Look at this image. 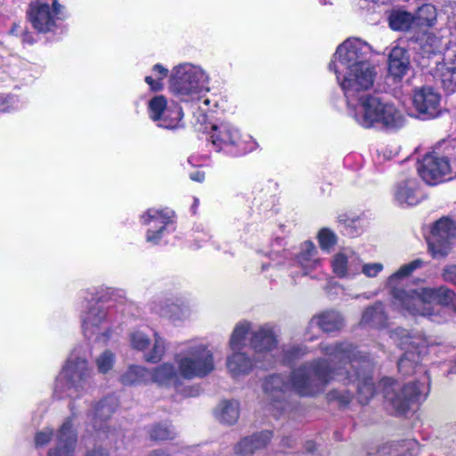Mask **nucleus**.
Wrapping results in <instances>:
<instances>
[{"instance_id":"1","label":"nucleus","mask_w":456,"mask_h":456,"mask_svg":"<svg viewBox=\"0 0 456 456\" xmlns=\"http://www.w3.org/2000/svg\"><path fill=\"white\" fill-rule=\"evenodd\" d=\"M322 348L328 359L305 364L295 370L289 378L281 374L266 378L264 392L271 408L283 411L289 391L301 396H313L336 379L355 383L361 403L365 404L370 401L375 390L370 375L371 363L369 357L355 352L347 342L323 345Z\"/></svg>"},{"instance_id":"2","label":"nucleus","mask_w":456,"mask_h":456,"mask_svg":"<svg viewBox=\"0 0 456 456\" xmlns=\"http://www.w3.org/2000/svg\"><path fill=\"white\" fill-rule=\"evenodd\" d=\"M372 47L358 37H349L338 45L329 70L336 75L344 92L346 106L370 94L378 75L370 58Z\"/></svg>"},{"instance_id":"3","label":"nucleus","mask_w":456,"mask_h":456,"mask_svg":"<svg viewBox=\"0 0 456 456\" xmlns=\"http://www.w3.org/2000/svg\"><path fill=\"white\" fill-rule=\"evenodd\" d=\"M422 265V260L415 259L403 265L387 279L386 285L390 290L393 305L404 315L423 316V314H430V302L434 298L445 299L452 295L444 286L439 288L403 289L402 286L406 280Z\"/></svg>"},{"instance_id":"4","label":"nucleus","mask_w":456,"mask_h":456,"mask_svg":"<svg viewBox=\"0 0 456 456\" xmlns=\"http://www.w3.org/2000/svg\"><path fill=\"white\" fill-rule=\"evenodd\" d=\"M347 113L363 128L397 129L405 123L403 114L395 103L372 94L347 105Z\"/></svg>"},{"instance_id":"5","label":"nucleus","mask_w":456,"mask_h":456,"mask_svg":"<svg viewBox=\"0 0 456 456\" xmlns=\"http://www.w3.org/2000/svg\"><path fill=\"white\" fill-rule=\"evenodd\" d=\"M209 76L200 65L185 61L174 66L168 77V91L185 103L199 101L208 92Z\"/></svg>"},{"instance_id":"6","label":"nucleus","mask_w":456,"mask_h":456,"mask_svg":"<svg viewBox=\"0 0 456 456\" xmlns=\"http://www.w3.org/2000/svg\"><path fill=\"white\" fill-rule=\"evenodd\" d=\"M174 360L180 366L183 379H203L216 369L215 354L209 344L192 338L180 344Z\"/></svg>"},{"instance_id":"7","label":"nucleus","mask_w":456,"mask_h":456,"mask_svg":"<svg viewBox=\"0 0 456 456\" xmlns=\"http://www.w3.org/2000/svg\"><path fill=\"white\" fill-rule=\"evenodd\" d=\"M92 377L86 358L72 352L56 377L53 394L60 399L79 397L91 388Z\"/></svg>"},{"instance_id":"8","label":"nucleus","mask_w":456,"mask_h":456,"mask_svg":"<svg viewBox=\"0 0 456 456\" xmlns=\"http://www.w3.org/2000/svg\"><path fill=\"white\" fill-rule=\"evenodd\" d=\"M208 139L216 151L242 155L257 149L258 143L248 134H243L238 126L221 121L211 126Z\"/></svg>"},{"instance_id":"9","label":"nucleus","mask_w":456,"mask_h":456,"mask_svg":"<svg viewBox=\"0 0 456 456\" xmlns=\"http://www.w3.org/2000/svg\"><path fill=\"white\" fill-rule=\"evenodd\" d=\"M113 308L112 305H105L97 300L88 302L81 314L82 330L87 339L102 344L110 339L113 334Z\"/></svg>"},{"instance_id":"10","label":"nucleus","mask_w":456,"mask_h":456,"mask_svg":"<svg viewBox=\"0 0 456 456\" xmlns=\"http://www.w3.org/2000/svg\"><path fill=\"white\" fill-rule=\"evenodd\" d=\"M379 387L391 407L398 413L404 412L411 403L420 400L428 393L425 383L413 382L401 387L391 378L382 379Z\"/></svg>"},{"instance_id":"11","label":"nucleus","mask_w":456,"mask_h":456,"mask_svg":"<svg viewBox=\"0 0 456 456\" xmlns=\"http://www.w3.org/2000/svg\"><path fill=\"white\" fill-rule=\"evenodd\" d=\"M395 334L401 337L400 346L404 350L398 362V370L404 375L412 374L426 353L428 342L421 334L410 333L403 329L396 330Z\"/></svg>"},{"instance_id":"12","label":"nucleus","mask_w":456,"mask_h":456,"mask_svg":"<svg viewBox=\"0 0 456 456\" xmlns=\"http://www.w3.org/2000/svg\"><path fill=\"white\" fill-rule=\"evenodd\" d=\"M150 118L157 126L165 129H177L183 118L182 108L175 102L168 103L164 95H156L148 102Z\"/></svg>"},{"instance_id":"13","label":"nucleus","mask_w":456,"mask_h":456,"mask_svg":"<svg viewBox=\"0 0 456 456\" xmlns=\"http://www.w3.org/2000/svg\"><path fill=\"white\" fill-rule=\"evenodd\" d=\"M418 172L426 183L435 185L450 179L452 167L446 156L433 151L419 161Z\"/></svg>"},{"instance_id":"14","label":"nucleus","mask_w":456,"mask_h":456,"mask_svg":"<svg viewBox=\"0 0 456 456\" xmlns=\"http://www.w3.org/2000/svg\"><path fill=\"white\" fill-rule=\"evenodd\" d=\"M142 223L147 226L146 240L158 244L174 229L172 212L150 208L142 216Z\"/></svg>"},{"instance_id":"15","label":"nucleus","mask_w":456,"mask_h":456,"mask_svg":"<svg viewBox=\"0 0 456 456\" xmlns=\"http://www.w3.org/2000/svg\"><path fill=\"white\" fill-rule=\"evenodd\" d=\"M455 232V225L449 218H441L435 223L428 237V248L433 257L447 256Z\"/></svg>"},{"instance_id":"16","label":"nucleus","mask_w":456,"mask_h":456,"mask_svg":"<svg viewBox=\"0 0 456 456\" xmlns=\"http://www.w3.org/2000/svg\"><path fill=\"white\" fill-rule=\"evenodd\" d=\"M129 342L132 348L144 352L143 359L150 363L159 362L166 355L167 346L166 339L158 332H154L152 347L148 351L151 344V338L147 334L141 330H134L129 335Z\"/></svg>"},{"instance_id":"17","label":"nucleus","mask_w":456,"mask_h":456,"mask_svg":"<svg viewBox=\"0 0 456 456\" xmlns=\"http://www.w3.org/2000/svg\"><path fill=\"white\" fill-rule=\"evenodd\" d=\"M441 94L429 86L415 87L411 94V102L423 119L436 118L441 111Z\"/></svg>"},{"instance_id":"18","label":"nucleus","mask_w":456,"mask_h":456,"mask_svg":"<svg viewBox=\"0 0 456 456\" xmlns=\"http://www.w3.org/2000/svg\"><path fill=\"white\" fill-rule=\"evenodd\" d=\"M77 434L73 428L72 419H67L58 433L55 435V445L48 452L47 456H77L76 453ZM87 456H109L108 453L99 449Z\"/></svg>"},{"instance_id":"19","label":"nucleus","mask_w":456,"mask_h":456,"mask_svg":"<svg viewBox=\"0 0 456 456\" xmlns=\"http://www.w3.org/2000/svg\"><path fill=\"white\" fill-rule=\"evenodd\" d=\"M61 6L54 1L53 7L41 1H34L29 4L28 18L34 28L39 32H49L56 26Z\"/></svg>"},{"instance_id":"20","label":"nucleus","mask_w":456,"mask_h":456,"mask_svg":"<svg viewBox=\"0 0 456 456\" xmlns=\"http://www.w3.org/2000/svg\"><path fill=\"white\" fill-rule=\"evenodd\" d=\"M360 260V255L352 248H341L330 260L332 272L340 279H354L358 276Z\"/></svg>"},{"instance_id":"21","label":"nucleus","mask_w":456,"mask_h":456,"mask_svg":"<svg viewBox=\"0 0 456 456\" xmlns=\"http://www.w3.org/2000/svg\"><path fill=\"white\" fill-rule=\"evenodd\" d=\"M116 409V402L114 398H106L96 403L88 413V420L93 428L99 433L105 434L106 437H110L112 430L107 424V419L114 412Z\"/></svg>"},{"instance_id":"22","label":"nucleus","mask_w":456,"mask_h":456,"mask_svg":"<svg viewBox=\"0 0 456 456\" xmlns=\"http://www.w3.org/2000/svg\"><path fill=\"white\" fill-rule=\"evenodd\" d=\"M277 335L275 326L272 323H264L251 331L249 346L256 354L272 352L277 346Z\"/></svg>"},{"instance_id":"23","label":"nucleus","mask_w":456,"mask_h":456,"mask_svg":"<svg viewBox=\"0 0 456 456\" xmlns=\"http://www.w3.org/2000/svg\"><path fill=\"white\" fill-rule=\"evenodd\" d=\"M225 366L230 377L240 380L252 372L255 363L244 350H230L225 359Z\"/></svg>"},{"instance_id":"24","label":"nucleus","mask_w":456,"mask_h":456,"mask_svg":"<svg viewBox=\"0 0 456 456\" xmlns=\"http://www.w3.org/2000/svg\"><path fill=\"white\" fill-rule=\"evenodd\" d=\"M150 379L151 382L159 386L177 388L181 386L183 378L179 365L175 366L170 362H165L150 370Z\"/></svg>"},{"instance_id":"25","label":"nucleus","mask_w":456,"mask_h":456,"mask_svg":"<svg viewBox=\"0 0 456 456\" xmlns=\"http://www.w3.org/2000/svg\"><path fill=\"white\" fill-rule=\"evenodd\" d=\"M395 200L401 206H414L421 201L423 194L417 179L409 178L398 183L395 189Z\"/></svg>"},{"instance_id":"26","label":"nucleus","mask_w":456,"mask_h":456,"mask_svg":"<svg viewBox=\"0 0 456 456\" xmlns=\"http://www.w3.org/2000/svg\"><path fill=\"white\" fill-rule=\"evenodd\" d=\"M410 69V57L407 51L400 46L392 48L388 56V72L397 79H402Z\"/></svg>"},{"instance_id":"27","label":"nucleus","mask_w":456,"mask_h":456,"mask_svg":"<svg viewBox=\"0 0 456 456\" xmlns=\"http://www.w3.org/2000/svg\"><path fill=\"white\" fill-rule=\"evenodd\" d=\"M297 261L305 274L317 269L322 263L318 256V249L311 241H305L301 244Z\"/></svg>"},{"instance_id":"28","label":"nucleus","mask_w":456,"mask_h":456,"mask_svg":"<svg viewBox=\"0 0 456 456\" xmlns=\"http://www.w3.org/2000/svg\"><path fill=\"white\" fill-rule=\"evenodd\" d=\"M251 331H254L252 322L242 320L237 322L230 335L228 347L230 350H244L247 341H249Z\"/></svg>"},{"instance_id":"29","label":"nucleus","mask_w":456,"mask_h":456,"mask_svg":"<svg viewBox=\"0 0 456 456\" xmlns=\"http://www.w3.org/2000/svg\"><path fill=\"white\" fill-rule=\"evenodd\" d=\"M436 66L433 69L434 77L440 80L443 87L448 93L456 91V66L454 63H445L436 61Z\"/></svg>"},{"instance_id":"30","label":"nucleus","mask_w":456,"mask_h":456,"mask_svg":"<svg viewBox=\"0 0 456 456\" xmlns=\"http://www.w3.org/2000/svg\"><path fill=\"white\" fill-rule=\"evenodd\" d=\"M418 43L420 48V54L426 58L439 56L445 47L442 37H438L432 32H426L421 35L418 38Z\"/></svg>"},{"instance_id":"31","label":"nucleus","mask_w":456,"mask_h":456,"mask_svg":"<svg viewBox=\"0 0 456 456\" xmlns=\"http://www.w3.org/2000/svg\"><path fill=\"white\" fill-rule=\"evenodd\" d=\"M153 310L160 316L173 322H182L189 317V312L186 308L170 300L159 301L155 304Z\"/></svg>"},{"instance_id":"32","label":"nucleus","mask_w":456,"mask_h":456,"mask_svg":"<svg viewBox=\"0 0 456 456\" xmlns=\"http://www.w3.org/2000/svg\"><path fill=\"white\" fill-rule=\"evenodd\" d=\"M119 380L125 386L150 383V370L142 365H131L120 375Z\"/></svg>"},{"instance_id":"33","label":"nucleus","mask_w":456,"mask_h":456,"mask_svg":"<svg viewBox=\"0 0 456 456\" xmlns=\"http://www.w3.org/2000/svg\"><path fill=\"white\" fill-rule=\"evenodd\" d=\"M343 325V318L336 311L325 312L319 316L313 318L310 322V327L318 326L326 332H330L340 329Z\"/></svg>"},{"instance_id":"34","label":"nucleus","mask_w":456,"mask_h":456,"mask_svg":"<svg viewBox=\"0 0 456 456\" xmlns=\"http://www.w3.org/2000/svg\"><path fill=\"white\" fill-rule=\"evenodd\" d=\"M387 317L384 311V305L377 303L367 308L362 314L361 324L369 325L375 328H383L387 325Z\"/></svg>"},{"instance_id":"35","label":"nucleus","mask_w":456,"mask_h":456,"mask_svg":"<svg viewBox=\"0 0 456 456\" xmlns=\"http://www.w3.org/2000/svg\"><path fill=\"white\" fill-rule=\"evenodd\" d=\"M216 418L219 421L232 425L237 422L240 416V404L237 401H223L216 410Z\"/></svg>"},{"instance_id":"36","label":"nucleus","mask_w":456,"mask_h":456,"mask_svg":"<svg viewBox=\"0 0 456 456\" xmlns=\"http://www.w3.org/2000/svg\"><path fill=\"white\" fill-rule=\"evenodd\" d=\"M452 295L448 298H434L430 302L431 306V314H423V317H427L432 322H442L444 319L442 316V305H449L456 311V295L455 293L449 288L445 287Z\"/></svg>"},{"instance_id":"37","label":"nucleus","mask_w":456,"mask_h":456,"mask_svg":"<svg viewBox=\"0 0 456 456\" xmlns=\"http://www.w3.org/2000/svg\"><path fill=\"white\" fill-rule=\"evenodd\" d=\"M388 20L390 28L394 30H408L416 27L413 15L405 11L391 12Z\"/></svg>"},{"instance_id":"38","label":"nucleus","mask_w":456,"mask_h":456,"mask_svg":"<svg viewBox=\"0 0 456 456\" xmlns=\"http://www.w3.org/2000/svg\"><path fill=\"white\" fill-rule=\"evenodd\" d=\"M413 17L416 27H431L436 20V10L432 4H423Z\"/></svg>"},{"instance_id":"39","label":"nucleus","mask_w":456,"mask_h":456,"mask_svg":"<svg viewBox=\"0 0 456 456\" xmlns=\"http://www.w3.org/2000/svg\"><path fill=\"white\" fill-rule=\"evenodd\" d=\"M152 76H146L145 83L150 86L151 91H161L164 87L163 79L167 77L168 69L161 64H155L152 67Z\"/></svg>"},{"instance_id":"40","label":"nucleus","mask_w":456,"mask_h":456,"mask_svg":"<svg viewBox=\"0 0 456 456\" xmlns=\"http://www.w3.org/2000/svg\"><path fill=\"white\" fill-rule=\"evenodd\" d=\"M150 436L156 441L169 440L175 438V430L172 426L167 423H159L151 427Z\"/></svg>"},{"instance_id":"41","label":"nucleus","mask_w":456,"mask_h":456,"mask_svg":"<svg viewBox=\"0 0 456 456\" xmlns=\"http://www.w3.org/2000/svg\"><path fill=\"white\" fill-rule=\"evenodd\" d=\"M94 362L98 372L106 374L113 368L116 362V356L111 351L104 350L95 358Z\"/></svg>"},{"instance_id":"42","label":"nucleus","mask_w":456,"mask_h":456,"mask_svg":"<svg viewBox=\"0 0 456 456\" xmlns=\"http://www.w3.org/2000/svg\"><path fill=\"white\" fill-rule=\"evenodd\" d=\"M384 270V265L379 262L363 263L360 260L358 275L362 273L367 278H376Z\"/></svg>"},{"instance_id":"43","label":"nucleus","mask_w":456,"mask_h":456,"mask_svg":"<svg viewBox=\"0 0 456 456\" xmlns=\"http://www.w3.org/2000/svg\"><path fill=\"white\" fill-rule=\"evenodd\" d=\"M318 240L322 249L329 251L336 244L337 237L333 232L323 228L319 232Z\"/></svg>"},{"instance_id":"44","label":"nucleus","mask_w":456,"mask_h":456,"mask_svg":"<svg viewBox=\"0 0 456 456\" xmlns=\"http://www.w3.org/2000/svg\"><path fill=\"white\" fill-rule=\"evenodd\" d=\"M256 450L251 436L243 438L234 447L235 453L240 455L252 454Z\"/></svg>"},{"instance_id":"45","label":"nucleus","mask_w":456,"mask_h":456,"mask_svg":"<svg viewBox=\"0 0 456 456\" xmlns=\"http://www.w3.org/2000/svg\"><path fill=\"white\" fill-rule=\"evenodd\" d=\"M306 353L305 347L302 346H293L284 350L283 361L290 363L294 360L303 356Z\"/></svg>"},{"instance_id":"46","label":"nucleus","mask_w":456,"mask_h":456,"mask_svg":"<svg viewBox=\"0 0 456 456\" xmlns=\"http://www.w3.org/2000/svg\"><path fill=\"white\" fill-rule=\"evenodd\" d=\"M53 437V431L52 428H45L36 433L35 444L36 447H43L46 445Z\"/></svg>"},{"instance_id":"47","label":"nucleus","mask_w":456,"mask_h":456,"mask_svg":"<svg viewBox=\"0 0 456 456\" xmlns=\"http://www.w3.org/2000/svg\"><path fill=\"white\" fill-rule=\"evenodd\" d=\"M252 440L254 441V444L256 445V449H262L265 447L268 443L271 441L273 437V434L271 431H262L256 434H254L251 436Z\"/></svg>"},{"instance_id":"48","label":"nucleus","mask_w":456,"mask_h":456,"mask_svg":"<svg viewBox=\"0 0 456 456\" xmlns=\"http://www.w3.org/2000/svg\"><path fill=\"white\" fill-rule=\"evenodd\" d=\"M18 108V100L13 96L0 95V112H8Z\"/></svg>"},{"instance_id":"49","label":"nucleus","mask_w":456,"mask_h":456,"mask_svg":"<svg viewBox=\"0 0 456 456\" xmlns=\"http://www.w3.org/2000/svg\"><path fill=\"white\" fill-rule=\"evenodd\" d=\"M444 281L456 286V265L446 266L443 272Z\"/></svg>"},{"instance_id":"50","label":"nucleus","mask_w":456,"mask_h":456,"mask_svg":"<svg viewBox=\"0 0 456 456\" xmlns=\"http://www.w3.org/2000/svg\"><path fill=\"white\" fill-rule=\"evenodd\" d=\"M361 220L359 218H349L345 220V226L347 229H354V231H348V233L354 236L359 233L357 228L360 225Z\"/></svg>"},{"instance_id":"51","label":"nucleus","mask_w":456,"mask_h":456,"mask_svg":"<svg viewBox=\"0 0 456 456\" xmlns=\"http://www.w3.org/2000/svg\"><path fill=\"white\" fill-rule=\"evenodd\" d=\"M192 181L201 183L205 179V174L201 171H195L190 175Z\"/></svg>"},{"instance_id":"52","label":"nucleus","mask_w":456,"mask_h":456,"mask_svg":"<svg viewBox=\"0 0 456 456\" xmlns=\"http://www.w3.org/2000/svg\"><path fill=\"white\" fill-rule=\"evenodd\" d=\"M146 456H170L169 453L163 450H153L150 452Z\"/></svg>"},{"instance_id":"53","label":"nucleus","mask_w":456,"mask_h":456,"mask_svg":"<svg viewBox=\"0 0 456 456\" xmlns=\"http://www.w3.org/2000/svg\"><path fill=\"white\" fill-rule=\"evenodd\" d=\"M351 394H347L346 395H342L339 399L342 403H347L351 399Z\"/></svg>"},{"instance_id":"54","label":"nucleus","mask_w":456,"mask_h":456,"mask_svg":"<svg viewBox=\"0 0 456 456\" xmlns=\"http://www.w3.org/2000/svg\"><path fill=\"white\" fill-rule=\"evenodd\" d=\"M204 103H205L206 105H208V104H209V100H208V99H206V100L204 101Z\"/></svg>"}]
</instances>
